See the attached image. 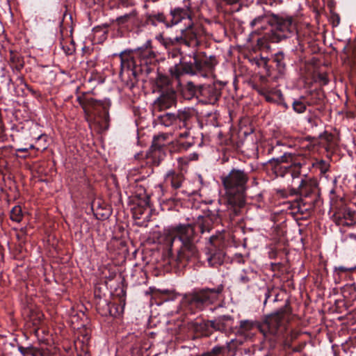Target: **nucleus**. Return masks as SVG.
<instances>
[{"mask_svg": "<svg viewBox=\"0 0 356 356\" xmlns=\"http://www.w3.org/2000/svg\"><path fill=\"white\" fill-rule=\"evenodd\" d=\"M231 208L209 211L205 216L198 218L195 225L179 224L167 229L164 234V242L167 251L163 254L164 261L177 271H181L188 266L198 261L200 253L195 243L199 241L197 232L201 234L209 232L214 225L232 222H238L241 216L232 213Z\"/></svg>", "mask_w": 356, "mask_h": 356, "instance_id": "1", "label": "nucleus"}, {"mask_svg": "<svg viewBox=\"0 0 356 356\" xmlns=\"http://www.w3.org/2000/svg\"><path fill=\"white\" fill-rule=\"evenodd\" d=\"M293 318L291 307L286 302L285 305L275 312L265 315L261 321L242 320L239 326L234 329V333L240 339L236 343L242 344L244 340L250 339L252 330L257 328L266 339L270 341V346L275 347L277 341H284L289 343L299 335L291 330L289 323Z\"/></svg>", "mask_w": 356, "mask_h": 356, "instance_id": "2", "label": "nucleus"}, {"mask_svg": "<svg viewBox=\"0 0 356 356\" xmlns=\"http://www.w3.org/2000/svg\"><path fill=\"white\" fill-rule=\"evenodd\" d=\"M190 18L191 9L187 6H171L168 13L163 10H147L141 16H139L136 8H133L129 13L118 17L116 23L121 27L139 34L159 27L171 29L185 19Z\"/></svg>", "mask_w": 356, "mask_h": 356, "instance_id": "3", "label": "nucleus"}, {"mask_svg": "<svg viewBox=\"0 0 356 356\" xmlns=\"http://www.w3.org/2000/svg\"><path fill=\"white\" fill-rule=\"evenodd\" d=\"M120 72L123 76L124 73L130 77L131 75L137 80L140 76H148L152 73L156 74V85L159 92L161 90H175L172 86L171 79L158 72L159 61L156 53L151 48V41L128 53L124 51L120 54Z\"/></svg>", "mask_w": 356, "mask_h": 356, "instance_id": "4", "label": "nucleus"}, {"mask_svg": "<svg viewBox=\"0 0 356 356\" xmlns=\"http://www.w3.org/2000/svg\"><path fill=\"white\" fill-rule=\"evenodd\" d=\"M248 181V172L239 168H232L227 175L222 177L226 191L225 204L226 207L232 209V213L243 215Z\"/></svg>", "mask_w": 356, "mask_h": 356, "instance_id": "5", "label": "nucleus"}, {"mask_svg": "<svg viewBox=\"0 0 356 356\" xmlns=\"http://www.w3.org/2000/svg\"><path fill=\"white\" fill-rule=\"evenodd\" d=\"M189 58H191V56ZM193 60V61L191 59L188 60L186 56H182L178 64L169 69L170 75L176 79L184 74H200L202 76H207L213 71L217 64L215 56H207L204 52L194 54Z\"/></svg>", "mask_w": 356, "mask_h": 356, "instance_id": "6", "label": "nucleus"}, {"mask_svg": "<svg viewBox=\"0 0 356 356\" xmlns=\"http://www.w3.org/2000/svg\"><path fill=\"white\" fill-rule=\"evenodd\" d=\"M223 290V284H219L215 288L195 289L191 293L184 295L183 304L192 313L203 311L218 300Z\"/></svg>", "mask_w": 356, "mask_h": 356, "instance_id": "7", "label": "nucleus"}, {"mask_svg": "<svg viewBox=\"0 0 356 356\" xmlns=\"http://www.w3.org/2000/svg\"><path fill=\"white\" fill-rule=\"evenodd\" d=\"M184 20H186V19ZM187 20H188V23L186 28L181 29L180 35L171 38H165L163 33H159L156 36V39L163 45L165 49L172 50V52H169V54H171L172 58L177 57L181 54L180 49L175 47L177 44H184L188 47H191L197 44L200 27L193 22L191 10V18L187 19Z\"/></svg>", "mask_w": 356, "mask_h": 356, "instance_id": "8", "label": "nucleus"}, {"mask_svg": "<svg viewBox=\"0 0 356 356\" xmlns=\"http://www.w3.org/2000/svg\"><path fill=\"white\" fill-rule=\"evenodd\" d=\"M268 163L277 177H284L290 174L295 179L300 175L301 168L307 164V158L300 154L284 153L280 157L270 159Z\"/></svg>", "mask_w": 356, "mask_h": 356, "instance_id": "9", "label": "nucleus"}, {"mask_svg": "<svg viewBox=\"0 0 356 356\" xmlns=\"http://www.w3.org/2000/svg\"><path fill=\"white\" fill-rule=\"evenodd\" d=\"M76 100L87 115H93L95 118H98V122L104 129L108 128L109 109L111 106L109 99L106 98L102 101L97 100L83 93L78 96Z\"/></svg>", "mask_w": 356, "mask_h": 356, "instance_id": "10", "label": "nucleus"}, {"mask_svg": "<svg viewBox=\"0 0 356 356\" xmlns=\"http://www.w3.org/2000/svg\"><path fill=\"white\" fill-rule=\"evenodd\" d=\"M269 26L273 32L270 40L278 42L296 33L297 25L293 17L284 14H271Z\"/></svg>", "mask_w": 356, "mask_h": 356, "instance_id": "11", "label": "nucleus"}, {"mask_svg": "<svg viewBox=\"0 0 356 356\" xmlns=\"http://www.w3.org/2000/svg\"><path fill=\"white\" fill-rule=\"evenodd\" d=\"M290 195H299L303 204H309V209L318 206L321 202L318 184L311 179H302L298 188H291Z\"/></svg>", "mask_w": 356, "mask_h": 356, "instance_id": "12", "label": "nucleus"}, {"mask_svg": "<svg viewBox=\"0 0 356 356\" xmlns=\"http://www.w3.org/2000/svg\"><path fill=\"white\" fill-rule=\"evenodd\" d=\"M225 248V242L222 238L216 235L209 237V245L206 248V256L210 267L217 268L223 264L227 256Z\"/></svg>", "mask_w": 356, "mask_h": 356, "instance_id": "13", "label": "nucleus"}, {"mask_svg": "<svg viewBox=\"0 0 356 356\" xmlns=\"http://www.w3.org/2000/svg\"><path fill=\"white\" fill-rule=\"evenodd\" d=\"M165 181L172 188L171 196L166 199V201L172 202L177 205L181 200L188 196V193L184 188L185 177L182 172L170 170L165 175Z\"/></svg>", "mask_w": 356, "mask_h": 356, "instance_id": "14", "label": "nucleus"}, {"mask_svg": "<svg viewBox=\"0 0 356 356\" xmlns=\"http://www.w3.org/2000/svg\"><path fill=\"white\" fill-rule=\"evenodd\" d=\"M224 85L221 82L199 86L197 102L202 104H215L221 96Z\"/></svg>", "mask_w": 356, "mask_h": 356, "instance_id": "15", "label": "nucleus"}, {"mask_svg": "<svg viewBox=\"0 0 356 356\" xmlns=\"http://www.w3.org/2000/svg\"><path fill=\"white\" fill-rule=\"evenodd\" d=\"M159 97L154 101V109L161 111L168 109L177 104L175 90H161Z\"/></svg>", "mask_w": 356, "mask_h": 356, "instance_id": "16", "label": "nucleus"}, {"mask_svg": "<svg viewBox=\"0 0 356 356\" xmlns=\"http://www.w3.org/2000/svg\"><path fill=\"white\" fill-rule=\"evenodd\" d=\"M210 321L212 333L216 331L228 335L229 333L234 332V329L232 328L234 318L229 315L220 316L213 320H210Z\"/></svg>", "mask_w": 356, "mask_h": 356, "instance_id": "17", "label": "nucleus"}, {"mask_svg": "<svg viewBox=\"0 0 356 356\" xmlns=\"http://www.w3.org/2000/svg\"><path fill=\"white\" fill-rule=\"evenodd\" d=\"M210 323V320H201L191 321L188 323V326L195 338L209 337L213 334Z\"/></svg>", "mask_w": 356, "mask_h": 356, "instance_id": "18", "label": "nucleus"}, {"mask_svg": "<svg viewBox=\"0 0 356 356\" xmlns=\"http://www.w3.org/2000/svg\"><path fill=\"white\" fill-rule=\"evenodd\" d=\"M175 125L180 129H191L193 127L195 115L193 111L190 108L178 110L175 113Z\"/></svg>", "mask_w": 356, "mask_h": 356, "instance_id": "19", "label": "nucleus"}, {"mask_svg": "<svg viewBox=\"0 0 356 356\" xmlns=\"http://www.w3.org/2000/svg\"><path fill=\"white\" fill-rule=\"evenodd\" d=\"M289 58L282 51H278L274 54L273 62L275 63V67L278 75L277 78L282 77L286 72V60Z\"/></svg>", "mask_w": 356, "mask_h": 356, "instance_id": "20", "label": "nucleus"}, {"mask_svg": "<svg viewBox=\"0 0 356 356\" xmlns=\"http://www.w3.org/2000/svg\"><path fill=\"white\" fill-rule=\"evenodd\" d=\"M341 56L345 61L356 65V40L349 41L343 47Z\"/></svg>", "mask_w": 356, "mask_h": 356, "instance_id": "21", "label": "nucleus"}, {"mask_svg": "<svg viewBox=\"0 0 356 356\" xmlns=\"http://www.w3.org/2000/svg\"><path fill=\"white\" fill-rule=\"evenodd\" d=\"M199 86H195L192 81L187 82L181 86L180 93L184 99L191 100L195 98L197 100Z\"/></svg>", "mask_w": 356, "mask_h": 356, "instance_id": "22", "label": "nucleus"}, {"mask_svg": "<svg viewBox=\"0 0 356 356\" xmlns=\"http://www.w3.org/2000/svg\"><path fill=\"white\" fill-rule=\"evenodd\" d=\"M167 149H152L150 148V151L149 152V155L147 157L148 163H151L152 165L155 166H158L160 165L161 162L165 157V152Z\"/></svg>", "mask_w": 356, "mask_h": 356, "instance_id": "23", "label": "nucleus"}, {"mask_svg": "<svg viewBox=\"0 0 356 356\" xmlns=\"http://www.w3.org/2000/svg\"><path fill=\"white\" fill-rule=\"evenodd\" d=\"M272 13L268 12L264 15L257 16L250 22L251 27L258 26V29H263L266 24L269 25Z\"/></svg>", "mask_w": 356, "mask_h": 356, "instance_id": "24", "label": "nucleus"}, {"mask_svg": "<svg viewBox=\"0 0 356 356\" xmlns=\"http://www.w3.org/2000/svg\"><path fill=\"white\" fill-rule=\"evenodd\" d=\"M195 143V138H189L188 140L177 139V140L173 145V148L175 151H187L188 149L193 147Z\"/></svg>", "mask_w": 356, "mask_h": 356, "instance_id": "25", "label": "nucleus"}, {"mask_svg": "<svg viewBox=\"0 0 356 356\" xmlns=\"http://www.w3.org/2000/svg\"><path fill=\"white\" fill-rule=\"evenodd\" d=\"M168 136L165 134H161L157 136H154L151 145L152 149H167L166 140Z\"/></svg>", "mask_w": 356, "mask_h": 356, "instance_id": "26", "label": "nucleus"}, {"mask_svg": "<svg viewBox=\"0 0 356 356\" xmlns=\"http://www.w3.org/2000/svg\"><path fill=\"white\" fill-rule=\"evenodd\" d=\"M335 215H337L339 219L349 220L356 219V211L347 207L341 208Z\"/></svg>", "mask_w": 356, "mask_h": 356, "instance_id": "27", "label": "nucleus"}, {"mask_svg": "<svg viewBox=\"0 0 356 356\" xmlns=\"http://www.w3.org/2000/svg\"><path fill=\"white\" fill-rule=\"evenodd\" d=\"M175 113H166L158 116L159 122L165 127L175 125Z\"/></svg>", "mask_w": 356, "mask_h": 356, "instance_id": "28", "label": "nucleus"}, {"mask_svg": "<svg viewBox=\"0 0 356 356\" xmlns=\"http://www.w3.org/2000/svg\"><path fill=\"white\" fill-rule=\"evenodd\" d=\"M111 213L112 211L109 207H102L98 203L95 215L97 219L104 220L108 218L111 215Z\"/></svg>", "mask_w": 356, "mask_h": 356, "instance_id": "29", "label": "nucleus"}, {"mask_svg": "<svg viewBox=\"0 0 356 356\" xmlns=\"http://www.w3.org/2000/svg\"><path fill=\"white\" fill-rule=\"evenodd\" d=\"M282 92L280 90L271 88L269 90V99L266 98V101L270 103L278 104L282 99Z\"/></svg>", "mask_w": 356, "mask_h": 356, "instance_id": "30", "label": "nucleus"}, {"mask_svg": "<svg viewBox=\"0 0 356 356\" xmlns=\"http://www.w3.org/2000/svg\"><path fill=\"white\" fill-rule=\"evenodd\" d=\"M305 97H301L298 99H295L292 103V108L293 111L297 113H302L307 109V105L303 101Z\"/></svg>", "mask_w": 356, "mask_h": 356, "instance_id": "31", "label": "nucleus"}, {"mask_svg": "<svg viewBox=\"0 0 356 356\" xmlns=\"http://www.w3.org/2000/svg\"><path fill=\"white\" fill-rule=\"evenodd\" d=\"M198 159V154L193 153L188 156L180 157L178 159L179 165L181 167V170H184L185 168L188 165L191 161H196Z\"/></svg>", "mask_w": 356, "mask_h": 356, "instance_id": "32", "label": "nucleus"}, {"mask_svg": "<svg viewBox=\"0 0 356 356\" xmlns=\"http://www.w3.org/2000/svg\"><path fill=\"white\" fill-rule=\"evenodd\" d=\"M324 97L323 93L322 91L319 90H315L310 92V102L308 103L310 104H318L323 100Z\"/></svg>", "mask_w": 356, "mask_h": 356, "instance_id": "33", "label": "nucleus"}, {"mask_svg": "<svg viewBox=\"0 0 356 356\" xmlns=\"http://www.w3.org/2000/svg\"><path fill=\"white\" fill-rule=\"evenodd\" d=\"M17 349L22 356H35L38 353V350L32 346L24 347L18 345Z\"/></svg>", "mask_w": 356, "mask_h": 356, "instance_id": "34", "label": "nucleus"}, {"mask_svg": "<svg viewBox=\"0 0 356 356\" xmlns=\"http://www.w3.org/2000/svg\"><path fill=\"white\" fill-rule=\"evenodd\" d=\"M10 219L13 221L19 222L22 220V211L20 206H15L12 210L10 211Z\"/></svg>", "mask_w": 356, "mask_h": 356, "instance_id": "35", "label": "nucleus"}, {"mask_svg": "<svg viewBox=\"0 0 356 356\" xmlns=\"http://www.w3.org/2000/svg\"><path fill=\"white\" fill-rule=\"evenodd\" d=\"M249 59L252 64H255L258 67H266L268 62V59L262 56H260L259 57L257 56H251Z\"/></svg>", "mask_w": 356, "mask_h": 356, "instance_id": "36", "label": "nucleus"}, {"mask_svg": "<svg viewBox=\"0 0 356 356\" xmlns=\"http://www.w3.org/2000/svg\"><path fill=\"white\" fill-rule=\"evenodd\" d=\"M278 295L279 294H278V293H277L276 289L268 288L266 290L265 293H264L265 300H264V304L266 305L267 301L268 300H270L272 297L273 298L272 299V301L273 302H276L277 300Z\"/></svg>", "mask_w": 356, "mask_h": 356, "instance_id": "37", "label": "nucleus"}, {"mask_svg": "<svg viewBox=\"0 0 356 356\" xmlns=\"http://www.w3.org/2000/svg\"><path fill=\"white\" fill-rule=\"evenodd\" d=\"M355 292L356 286L354 283L345 285L342 289V293L345 298H348V296L353 297Z\"/></svg>", "mask_w": 356, "mask_h": 356, "instance_id": "38", "label": "nucleus"}, {"mask_svg": "<svg viewBox=\"0 0 356 356\" xmlns=\"http://www.w3.org/2000/svg\"><path fill=\"white\" fill-rule=\"evenodd\" d=\"M218 115L216 113L209 112L205 115V120L207 124L211 126L217 125Z\"/></svg>", "mask_w": 356, "mask_h": 356, "instance_id": "39", "label": "nucleus"}, {"mask_svg": "<svg viewBox=\"0 0 356 356\" xmlns=\"http://www.w3.org/2000/svg\"><path fill=\"white\" fill-rule=\"evenodd\" d=\"M117 3L118 6L123 7V8H131L134 7L136 5L135 0H115Z\"/></svg>", "mask_w": 356, "mask_h": 356, "instance_id": "40", "label": "nucleus"}, {"mask_svg": "<svg viewBox=\"0 0 356 356\" xmlns=\"http://www.w3.org/2000/svg\"><path fill=\"white\" fill-rule=\"evenodd\" d=\"M316 165L321 173L325 174L329 170L330 165L324 160L319 161Z\"/></svg>", "mask_w": 356, "mask_h": 356, "instance_id": "41", "label": "nucleus"}, {"mask_svg": "<svg viewBox=\"0 0 356 356\" xmlns=\"http://www.w3.org/2000/svg\"><path fill=\"white\" fill-rule=\"evenodd\" d=\"M159 293H160L161 298L164 301H168V300L173 299V294L170 291L163 290V291H159Z\"/></svg>", "mask_w": 356, "mask_h": 356, "instance_id": "42", "label": "nucleus"}, {"mask_svg": "<svg viewBox=\"0 0 356 356\" xmlns=\"http://www.w3.org/2000/svg\"><path fill=\"white\" fill-rule=\"evenodd\" d=\"M307 121L310 124L311 127H316L318 125L320 119L316 116H309L306 118Z\"/></svg>", "mask_w": 356, "mask_h": 356, "instance_id": "43", "label": "nucleus"}, {"mask_svg": "<svg viewBox=\"0 0 356 356\" xmlns=\"http://www.w3.org/2000/svg\"><path fill=\"white\" fill-rule=\"evenodd\" d=\"M270 90V89H269L265 86L259 87L257 89L258 93L260 95H261L262 97H264L265 99L266 98L269 99V90Z\"/></svg>", "mask_w": 356, "mask_h": 356, "instance_id": "44", "label": "nucleus"}, {"mask_svg": "<svg viewBox=\"0 0 356 356\" xmlns=\"http://www.w3.org/2000/svg\"><path fill=\"white\" fill-rule=\"evenodd\" d=\"M138 206L140 207V214L143 213V211L142 209H144L147 207H149V197H145V198L143 200H141L139 203H138Z\"/></svg>", "mask_w": 356, "mask_h": 356, "instance_id": "45", "label": "nucleus"}, {"mask_svg": "<svg viewBox=\"0 0 356 356\" xmlns=\"http://www.w3.org/2000/svg\"><path fill=\"white\" fill-rule=\"evenodd\" d=\"M10 61L13 63H16L15 68L18 71L21 70L24 67V64L19 61V58H16L15 56L10 57Z\"/></svg>", "mask_w": 356, "mask_h": 356, "instance_id": "46", "label": "nucleus"}, {"mask_svg": "<svg viewBox=\"0 0 356 356\" xmlns=\"http://www.w3.org/2000/svg\"><path fill=\"white\" fill-rule=\"evenodd\" d=\"M189 130L190 129H185V131L184 132L180 133L179 136V139L188 140V138H194L193 136H190Z\"/></svg>", "mask_w": 356, "mask_h": 356, "instance_id": "47", "label": "nucleus"}, {"mask_svg": "<svg viewBox=\"0 0 356 356\" xmlns=\"http://www.w3.org/2000/svg\"><path fill=\"white\" fill-rule=\"evenodd\" d=\"M26 88L35 97L39 96L40 93L38 90H35L33 88L32 86L28 84H25Z\"/></svg>", "mask_w": 356, "mask_h": 356, "instance_id": "48", "label": "nucleus"}, {"mask_svg": "<svg viewBox=\"0 0 356 356\" xmlns=\"http://www.w3.org/2000/svg\"><path fill=\"white\" fill-rule=\"evenodd\" d=\"M107 29L108 26H104V27L97 26L94 28V31L95 33L102 32L103 35H105L107 33Z\"/></svg>", "mask_w": 356, "mask_h": 356, "instance_id": "49", "label": "nucleus"}, {"mask_svg": "<svg viewBox=\"0 0 356 356\" xmlns=\"http://www.w3.org/2000/svg\"><path fill=\"white\" fill-rule=\"evenodd\" d=\"M257 45L259 48H264L267 47L266 41L261 38L257 39Z\"/></svg>", "mask_w": 356, "mask_h": 356, "instance_id": "50", "label": "nucleus"}, {"mask_svg": "<svg viewBox=\"0 0 356 356\" xmlns=\"http://www.w3.org/2000/svg\"><path fill=\"white\" fill-rule=\"evenodd\" d=\"M82 1H84L86 3V4L88 5L89 6H92V5L100 3L102 0H82Z\"/></svg>", "mask_w": 356, "mask_h": 356, "instance_id": "51", "label": "nucleus"}, {"mask_svg": "<svg viewBox=\"0 0 356 356\" xmlns=\"http://www.w3.org/2000/svg\"><path fill=\"white\" fill-rule=\"evenodd\" d=\"M239 280H240V282L243 283V284L248 283L250 281L249 277L248 276L245 275H241L240 276Z\"/></svg>", "mask_w": 356, "mask_h": 356, "instance_id": "52", "label": "nucleus"}, {"mask_svg": "<svg viewBox=\"0 0 356 356\" xmlns=\"http://www.w3.org/2000/svg\"><path fill=\"white\" fill-rule=\"evenodd\" d=\"M63 49L64 51H65V53L68 55H71L74 53V45H72L71 47H67V49H65V47H63Z\"/></svg>", "mask_w": 356, "mask_h": 356, "instance_id": "53", "label": "nucleus"}, {"mask_svg": "<svg viewBox=\"0 0 356 356\" xmlns=\"http://www.w3.org/2000/svg\"><path fill=\"white\" fill-rule=\"evenodd\" d=\"M337 270L339 271V272H341V273H344V272H346L348 270H352L353 269L352 268H350V269H348L346 267H343V266H339L337 268Z\"/></svg>", "mask_w": 356, "mask_h": 356, "instance_id": "54", "label": "nucleus"}, {"mask_svg": "<svg viewBox=\"0 0 356 356\" xmlns=\"http://www.w3.org/2000/svg\"><path fill=\"white\" fill-rule=\"evenodd\" d=\"M278 105L282 106L284 108H288V105L285 103L284 99V96H282V100H280V102H278Z\"/></svg>", "mask_w": 356, "mask_h": 356, "instance_id": "55", "label": "nucleus"}, {"mask_svg": "<svg viewBox=\"0 0 356 356\" xmlns=\"http://www.w3.org/2000/svg\"><path fill=\"white\" fill-rule=\"evenodd\" d=\"M348 237H349V238H350L352 240L356 241V234H353V233L349 234Z\"/></svg>", "mask_w": 356, "mask_h": 356, "instance_id": "56", "label": "nucleus"}, {"mask_svg": "<svg viewBox=\"0 0 356 356\" xmlns=\"http://www.w3.org/2000/svg\"><path fill=\"white\" fill-rule=\"evenodd\" d=\"M28 148H19L17 152H26L28 151Z\"/></svg>", "mask_w": 356, "mask_h": 356, "instance_id": "57", "label": "nucleus"}, {"mask_svg": "<svg viewBox=\"0 0 356 356\" xmlns=\"http://www.w3.org/2000/svg\"><path fill=\"white\" fill-rule=\"evenodd\" d=\"M23 236H24V234H17V238L18 239V241H22Z\"/></svg>", "mask_w": 356, "mask_h": 356, "instance_id": "58", "label": "nucleus"}, {"mask_svg": "<svg viewBox=\"0 0 356 356\" xmlns=\"http://www.w3.org/2000/svg\"><path fill=\"white\" fill-rule=\"evenodd\" d=\"M147 2L148 1H147V0H146L145 4L143 5V8L145 10H147L148 6H149Z\"/></svg>", "mask_w": 356, "mask_h": 356, "instance_id": "59", "label": "nucleus"}, {"mask_svg": "<svg viewBox=\"0 0 356 356\" xmlns=\"http://www.w3.org/2000/svg\"><path fill=\"white\" fill-rule=\"evenodd\" d=\"M293 350L296 351V352H298V351H300V348H294Z\"/></svg>", "mask_w": 356, "mask_h": 356, "instance_id": "60", "label": "nucleus"}, {"mask_svg": "<svg viewBox=\"0 0 356 356\" xmlns=\"http://www.w3.org/2000/svg\"><path fill=\"white\" fill-rule=\"evenodd\" d=\"M159 0H147V1L156 2Z\"/></svg>", "mask_w": 356, "mask_h": 356, "instance_id": "61", "label": "nucleus"}, {"mask_svg": "<svg viewBox=\"0 0 356 356\" xmlns=\"http://www.w3.org/2000/svg\"><path fill=\"white\" fill-rule=\"evenodd\" d=\"M33 148H34V146L33 145H31L29 147V149H33Z\"/></svg>", "mask_w": 356, "mask_h": 356, "instance_id": "62", "label": "nucleus"}, {"mask_svg": "<svg viewBox=\"0 0 356 356\" xmlns=\"http://www.w3.org/2000/svg\"><path fill=\"white\" fill-rule=\"evenodd\" d=\"M354 204L356 205V202Z\"/></svg>", "mask_w": 356, "mask_h": 356, "instance_id": "63", "label": "nucleus"}, {"mask_svg": "<svg viewBox=\"0 0 356 356\" xmlns=\"http://www.w3.org/2000/svg\"><path fill=\"white\" fill-rule=\"evenodd\" d=\"M35 356H38V355H36Z\"/></svg>", "mask_w": 356, "mask_h": 356, "instance_id": "64", "label": "nucleus"}]
</instances>
